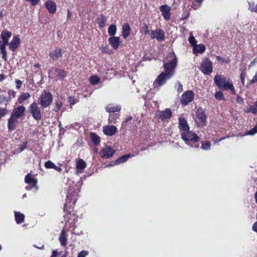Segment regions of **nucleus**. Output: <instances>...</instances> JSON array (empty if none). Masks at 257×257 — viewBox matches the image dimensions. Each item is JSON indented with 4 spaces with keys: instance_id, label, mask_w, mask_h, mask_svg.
<instances>
[{
    "instance_id": "obj_45",
    "label": "nucleus",
    "mask_w": 257,
    "mask_h": 257,
    "mask_svg": "<svg viewBox=\"0 0 257 257\" xmlns=\"http://www.w3.org/2000/svg\"><path fill=\"white\" fill-rule=\"evenodd\" d=\"M210 143L206 141L205 143H202L201 148L203 150H208L210 149Z\"/></svg>"
},
{
    "instance_id": "obj_43",
    "label": "nucleus",
    "mask_w": 257,
    "mask_h": 257,
    "mask_svg": "<svg viewBox=\"0 0 257 257\" xmlns=\"http://www.w3.org/2000/svg\"><path fill=\"white\" fill-rule=\"evenodd\" d=\"M214 96L217 100H224L225 99L223 93L220 91H217Z\"/></svg>"
},
{
    "instance_id": "obj_29",
    "label": "nucleus",
    "mask_w": 257,
    "mask_h": 257,
    "mask_svg": "<svg viewBox=\"0 0 257 257\" xmlns=\"http://www.w3.org/2000/svg\"><path fill=\"white\" fill-rule=\"evenodd\" d=\"M106 18L103 15H101L97 19V23L99 28H103L105 26L106 22Z\"/></svg>"
},
{
    "instance_id": "obj_11",
    "label": "nucleus",
    "mask_w": 257,
    "mask_h": 257,
    "mask_svg": "<svg viewBox=\"0 0 257 257\" xmlns=\"http://www.w3.org/2000/svg\"><path fill=\"white\" fill-rule=\"evenodd\" d=\"M151 39H156L159 41H162L165 39V32L162 29H157L155 30L150 31Z\"/></svg>"
},
{
    "instance_id": "obj_55",
    "label": "nucleus",
    "mask_w": 257,
    "mask_h": 257,
    "mask_svg": "<svg viewBox=\"0 0 257 257\" xmlns=\"http://www.w3.org/2000/svg\"><path fill=\"white\" fill-rule=\"evenodd\" d=\"M255 82H257V74H255L253 78L250 80V81L248 82V85H252Z\"/></svg>"
},
{
    "instance_id": "obj_50",
    "label": "nucleus",
    "mask_w": 257,
    "mask_h": 257,
    "mask_svg": "<svg viewBox=\"0 0 257 257\" xmlns=\"http://www.w3.org/2000/svg\"><path fill=\"white\" fill-rule=\"evenodd\" d=\"M62 105H63L62 102H61L60 101H57L55 104V107L54 109V111H58L61 108V107L62 106Z\"/></svg>"
},
{
    "instance_id": "obj_27",
    "label": "nucleus",
    "mask_w": 257,
    "mask_h": 257,
    "mask_svg": "<svg viewBox=\"0 0 257 257\" xmlns=\"http://www.w3.org/2000/svg\"><path fill=\"white\" fill-rule=\"evenodd\" d=\"M59 240L61 245L65 246L67 245V238L64 229L61 230Z\"/></svg>"
},
{
    "instance_id": "obj_60",
    "label": "nucleus",
    "mask_w": 257,
    "mask_h": 257,
    "mask_svg": "<svg viewBox=\"0 0 257 257\" xmlns=\"http://www.w3.org/2000/svg\"><path fill=\"white\" fill-rule=\"evenodd\" d=\"M8 94L9 95H12V96H13V97H16V92L14 90H11H11H9L8 91Z\"/></svg>"
},
{
    "instance_id": "obj_58",
    "label": "nucleus",
    "mask_w": 257,
    "mask_h": 257,
    "mask_svg": "<svg viewBox=\"0 0 257 257\" xmlns=\"http://www.w3.org/2000/svg\"><path fill=\"white\" fill-rule=\"evenodd\" d=\"M245 74L243 72L240 74V75L241 83L243 85H244V82H245Z\"/></svg>"
},
{
    "instance_id": "obj_53",
    "label": "nucleus",
    "mask_w": 257,
    "mask_h": 257,
    "mask_svg": "<svg viewBox=\"0 0 257 257\" xmlns=\"http://www.w3.org/2000/svg\"><path fill=\"white\" fill-rule=\"evenodd\" d=\"M26 1L30 3L32 6H35L38 5L40 0H26Z\"/></svg>"
},
{
    "instance_id": "obj_61",
    "label": "nucleus",
    "mask_w": 257,
    "mask_h": 257,
    "mask_svg": "<svg viewBox=\"0 0 257 257\" xmlns=\"http://www.w3.org/2000/svg\"><path fill=\"white\" fill-rule=\"evenodd\" d=\"M27 144H28L27 142H25V143H23L20 147V151H24L26 149Z\"/></svg>"
},
{
    "instance_id": "obj_23",
    "label": "nucleus",
    "mask_w": 257,
    "mask_h": 257,
    "mask_svg": "<svg viewBox=\"0 0 257 257\" xmlns=\"http://www.w3.org/2000/svg\"><path fill=\"white\" fill-rule=\"evenodd\" d=\"M45 5L46 8L50 14H53L56 12L57 6L53 1L48 0L45 2Z\"/></svg>"
},
{
    "instance_id": "obj_15",
    "label": "nucleus",
    "mask_w": 257,
    "mask_h": 257,
    "mask_svg": "<svg viewBox=\"0 0 257 257\" xmlns=\"http://www.w3.org/2000/svg\"><path fill=\"white\" fill-rule=\"evenodd\" d=\"M178 125L180 133L190 130V126L187 120L184 117H180L178 118Z\"/></svg>"
},
{
    "instance_id": "obj_39",
    "label": "nucleus",
    "mask_w": 257,
    "mask_h": 257,
    "mask_svg": "<svg viewBox=\"0 0 257 257\" xmlns=\"http://www.w3.org/2000/svg\"><path fill=\"white\" fill-rule=\"evenodd\" d=\"M76 167L78 169H84L86 167V163L82 159H80L76 163Z\"/></svg>"
},
{
    "instance_id": "obj_49",
    "label": "nucleus",
    "mask_w": 257,
    "mask_h": 257,
    "mask_svg": "<svg viewBox=\"0 0 257 257\" xmlns=\"http://www.w3.org/2000/svg\"><path fill=\"white\" fill-rule=\"evenodd\" d=\"M257 133V125H255L252 128L248 131L246 133L248 135H253Z\"/></svg>"
},
{
    "instance_id": "obj_37",
    "label": "nucleus",
    "mask_w": 257,
    "mask_h": 257,
    "mask_svg": "<svg viewBox=\"0 0 257 257\" xmlns=\"http://www.w3.org/2000/svg\"><path fill=\"white\" fill-rule=\"evenodd\" d=\"M140 32L145 35L150 34L151 32L149 30V26L148 24L145 23L143 26L141 28Z\"/></svg>"
},
{
    "instance_id": "obj_42",
    "label": "nucleus",
    "mask_w": 257,
    "mask_h": 257,
    "mask_svg": "<svg viewBox=\"0 0 257 257\" xmlns=\"http://www.w3.org/2000/svg\"><path fill=\"white\" fill-rule=\"evenodd\" d=\"M1 52L2 54V59L6 61L7 60V52L6 49V47H4V46H1Z\"/></svg>"
},
{
    "instance_id": "obj_52",
    "label": "nucleus",
    "mask_w": 257,
    "mask_h": 257,
    "mask_svg": "<svg viewBox=\"0 0 257 257\" xmlns=\"http://www.w3.org/2000/svg\"><path fill=\"white\" fill-rule=\"evenodd\" d=\"M68 102L71 105H73L76 103V100L73 96H69L68 97Z\"/></svg>"
},
{
    "instance_id": "obj_4",
    "label": "nucleus",
    "mask_w": 257,
    "mask_h": 257,
    "mask_svg": "<svg viewBox=\"0 0 257 257\" xmlns=\"http://www.w3.org/2000/svg\"><path fill=\"white\" fill-rule=\"evenodd\" d=\"M53 97L52 94L48 91L43 90L40 95L38 102L42 108L49 107L52 103Z\"/></svg>"
},
{
    "instance_id": "obj_16",
    "label": "nucleus",
    "mask_w": 257,
    "mask_h": 257,
    "mask_svg": "<svg viewBox=\"0 0 257 257\" xmlns=\"http://www.w3.org/2000/svg\"><path fill=\"white\" fill-rule=\"evenodd\" d=\"M160 10L162 13V15L164 19L166 21L170 19L171 16V7L167 5H164L160 7Z\"/></svg>"
},
{
    "instance_id": "obj_2",
    "label": "nucleus",
    "mask_w": 257,
    "mask_h": 257,
    "mask_svg": "<svg viewBox=\"0 0 257 257\" xmlns=\"http://www.w3.org/2000/svg\"><path fill=\"white\" fill-rule=\"evenodd\" d=\"M214 80L219 89L223 91L230 90L233 94L235 93L234 87L230 79H226L223 75H217L215 76Z\"/></svg>"
},
{
    "instance_id": "obj_20",
    "label": "nucleus",
    "mask_w": 257,
    "mask_h": 257,
    "mask_svg": "<svg viewBox=\"0 0 257 257\" xmlns=\"http://www.w3.org/2000/svg\"><path fill=\"white\" fill-rule=\"evenodd\" d=\"M62 55V49L60 48H57L54 51L50 52L49 56L51 59L55 61L61 57Z\"/></svg>"
},
{
    "instance_id": "obj_59",
    "label": "nucleus",
    "mask_w": 257,
    "mask_h": 257,
    "mask_svg": "<svg viewBox=\"0 0 257 257\" xmlns=\"http://www.w3.org/2000/svg\"><path fill=\"white\" fill-rule=\"evenodd\" d=\"M236 102L238 104H243L244 100L242 98L240 97L239 96H237L236 97Z\"/></svg>"
},
{
    "instance_id": "obj_5",
    "label": "nucleus",
    "mask_w": 257,
    "mask_h": 257,
    "mask_svg": "<svg viewBox=\"0 0 257 257\" xmlns=\"http://www.w3.org/2000/svg\"><path fill=\"white\" fill-rule=\"evenodd\" d=\"M177 58L174 54L173 59L169 62L164 63L163 67L165 70L164 73H166L171 77H173L175 73V69L177 65Z\"/></svg>"
},
{
    "instance_id": "obj_18",
    "label": "nucleus",
    "mask_w": 257,
    "mask_h": 257,
    "mask_svg": "<svg viewBox=\"0 0 257 257\" xmlns=\"http://www.w3.org/2000/svg\"><path fill=\"white\" fill-rule=\"evenodd\" d=\"M25 111V107L23 105H19L13 110L11 115L20 118L24 116Z\"/></svg>"
},
{
    "instance_id": "obj_31",
    "label": "nucleus",
    "mask_w": 257,
    "mask_h": 257,
    "mask_svg": "<svg viewBox=\"0 0 257 257\" xmlns=\"http://www.w3.org/2000/svg\"><path fill=\"white\" fill-rule=\"evenodd\" d=\"M15 220L18 224H21L24 221L25 215L20 212H16L15 213Z\"/></svg>"
},
{
    "instance_id": "obj_64",
    "label": "nucleus",
    "mask_w": 257,
    "mask_h": 257,
    "mask_svg": "<svg viewBox=\"0 0 257 257\" xmlns=\"http://www.w3.org/2000/svg\"><path fill=\"white\" fill-rule=\"evenodd\" d=\"M35 248H38V249H44V244H42V245H37L36 244H34L33 245Z\"/></svg>"
},
{
    "instance_id": "obj_14",
    "label": "nucleus",
    "mask_w": 257,
    "mask_h": 257,
    "mask_svg": "<svg viewBox=\"0 0 257 257\" xmlns=\"http://www.w3.org/2000/svg\"><path fill=\"white\" fill-rule=\"evenodd\" d=\"M156 116L158 119L164 121L165 119L171 118L172 116V112L170 109L166 108L163 111L158 112Z\"/></svg>"
},
{
    "instance_id": "obj_13",
    "label": "nucleus",
    "mask_w": 257,
    "mask_h": 257,
    "mask_svg": "<svg viewBox=\"0 0 257 257\" xmlns=\"http://www.w3.org/2000/svg\"><path fill=\"white\" fill-rule=\"evenodd\" d=\"M25 182L26 183L30 185V189L35 188L36 190L38 189L37 186L38 181L37 179H35L32 177V175L30 173H28L26 175L25 178Z\"/></svg>"
},
{
    "instance_id": "obj_10",
    "label": "nucleus",
    "mask_w": 257,
    "mask_h": 257,
    "mask_svg": "<svg viewBox=\"0 0 257 257\" xmlns=\"http://www.w3.org/2000/svg\"><path fill=\"white\" fill-rule=\"evenodd\" d=\"M194 98V92L192 90H187L181 96V103L183 105H187L193 100Z\"/></svg>"
},
{
    "instance_id": "obj_57",
    "label": "nucleus",
    "mask_w": 257,
    "mask_h": 257,
    "mask_svg": "<svg viewBox=\"0 0 257 257\" xmlns=\"http://www.w3.org/2000/svg\"><path fill=\"white\" fill-rule=\"evenodd\" d=\"M178 88H177V91L179 93H180L183 91V85L180 82H178Z\"/></svg>"
},
{
    "instance_id": "obj_33",
    "label": "nucleus",
    "mask_w": 257,
    "mask_h": 257,
    "mask_svg": "<svg viewBox=\"0 0 257 257\" xmlns=\"http://www.w3.org/2000/svg\"><path fill=\"white\" fill-rule=\"evenodd\" d=\"M119 116V112L113 113L110 114L108 117V122L109 123H115L116 120Z\"/></svg>"
},
{
    "instance_id": "obj_51",
    "label": "nucleus",
    "mask_w": 257,
    "mask_h": 257,
    "mask_svg": "<svg viewBox=\"0 0 257 257\" xmlns=\"http://www.w3.org/2000/svg\"><path fill=\"white\" fill-rule=\"evenodd\" d=\"M88 254V251L86 250H82L79 252L77 257H86Z\"/></svg>"
},
{
    "instance_id": "obj_30",
    "label": "nucleus",
    "mask_w": 257,
    "mask_h": 257,
    "mask_svg": "<svg viewBox=\"0 0 257 257\" xmlns=\"http://www.w3.org/2000/svg\"><path fill=\"white\" fill-rule=\"evenodd\" d=\"M130 157L131 155L129 154L124 155L120 157L115 161L114 165H117L120 163L126 162Z\"/></svg>"
},
{
    "instance_id": "obj_32",
    "label": "nucleus",
    "mask_w": 257,
    "mask_h": 257,
    "mask_svg": "<svg viewBox=\"0 0 257 257\" xmlns=\"http://www.w3.org/2000/svg\"><path fill=\"white\" fill-rule=\"evenodd\" d=\"M90 137L91 141L95 146H98L100 143V138L94 133H91Z\"/></svg>"
},
{
    "instance_id": "obj_8",
    "label": "nucleus",
    "mask_w": 257,
    "mask_h": 257,
    "mask_svg": "<svg viewBox=\"0 0 257 257\" xmlns=\"http://www.w3.org/2000/svg\"><path fill=\"white\" fill-rule=\"evenodd\" d=\"M171 77L166 73L161 72L156 78L153 83L154 88L161 87L165 84L168 80Z\"/></svg>"
},
{
    "instance_id": "obj_54",
    "label": "nucleus",
    "mask_w": 257,
    "mask_h": 257,
    "mask_svg": "<svg viewBox=\"0 0 257 257\" xmlns=\"http://www.w3.org/2000/svg\"><path fill=\"white\" fill-rule=\"evenodd\" d=\"M15 82L16 83V88L17 89H20V88L21 87L22 84V81L20 80H19V79H16Z\"/></svg>"
},
{
    "instance_id": "obj_41",
    "label": "nucleus",
    "mask_w": 257,
    "mask_h": 257,
    "mask_svg": "<svg viewBox=\"0 0 257 257\" xmlns=\"http://www.w3.org/2000/svg\"><path fill=\"white\" fill-rule=\"evenodd\" d=\"M90 83L92 85H96L100 81V78L96 75H93L89 77Z\"/></svg>"
},
{
    "instance_id": "obj_38",
    "label": "nucleus",
    "mask_w": 257,
    "mask_h": 257,
    "mask_svg": "<svg viewBox=\"0 0 257 257\" xmlns=\"http://www.w3.org/2000/svg\"><path fill=\"white\" fill-rule=\"evenodd\" d=\"M12 33L8 30H4L1 33L2 40H8L12 36Z\"/></svg>"
},
{
    "instance_id": "obj_17",
    "label": "nucleus",
    "mask_w": 257,
    "mask_h": 257,
    "mask_svg": "<svg viewBox=\"0 0 257 257\" xmlns=\"http://www.w3.org/2000/svg\"><path fill=\"white\" fill-rule=\"evenodd\" d=\"M19 118L11 115L8 120V128L9 131L15 130L19 123Z\"/></svg>"
},
{
    "instance_id": "obj_35",
    "label": "nucleus",
    "mask_w": 257,
    "mask_h": 257,
    "mask_svg": "<svg viewBox=\"0 0 257 257\" xmlns=\"http://www.w3.org/2000/svg\"><path fill=\"white\" fill-rule=\"evenodd\" d=\"M245 111L247 113L251 112L252 114H256L257 113V106L254 103L253 105H250L248 108H246Z\"/></svg>"
},
{
    "instance_id": "obj_34",
    "label": "nucleus",
    "mask_w": 257,
    "mask_h": 257,
    "mask_svg": "<svg viewBox=\"0 0 257 257\" xmlns=\"http://www.w3.org/2000/svg\"><path fill=\"white\" fill-rule=\"evenodd\" d=\"M30 97L31 95L29 93H22L18 98V102L19 103L22 104L25 100L29 98Z\"/></svg>"
},
{
    "instance_id": "obj_28",
    "label": "nucleus",
    "mask_w": 257,
    "mask_h": 257,
    "mask_svg": "<svg viewBox=\"0 0 257 257\" xmlns=\"http://www.w3.org/2000/svg\"><path fill=\"white\" fill-rule=\"evenodd\" d=\"M205 46L202 44H200L198 45L196 44L195 46H194V47L193 48V51L194 54H196L198 53H202L205 52Z\"/></svg>"
},
{
    "instance_id": "obj_22",
    "label": "nucleus",
    "mask_w": 257,
    "mask_h": 257,
    "mask_svg": "<svg viewBox=\"0 0 257 257\" xmlns=\"http://www.w3.org/2000/svg\"><path fill=\"white\" fill-rule=\"evenodd\" d=\"M53 70L55 72L57 78L59 79H63L67 76V72L64 69L59 68L52 69L49 71V75L53 72Z\"/></svg>"
},
{
    "instance_id": "obj_36",
    "label": "nucleus",
    "mask_w": 257,
    "mask_h": 257,
    "mask_svg": "<svg viewBox=\"0 0 257 257\" xmlns=\"http://www.w3.org/2000/svg\"><path fill=\"white\" fill-rule=\"evenodd\" d=\"M116 32V27L115 25L111 24L108 29V33L109 36H114Z\"/></svg>"
},
{
    "instance_id": "obj_56",
    "label": "nucleus",
    "mask_w": 257,
    "mask_h": 257,
    "mask_svg": "<svg viewBox=\"0 0 257 257\" xmlns=\"http://www.w3.org/2000/svg\"><path fill=\"white\" fill-rule=\"evenodd\" d=\"M132 119H133L132 116H127V117L125 118L124 120L122 122V124H123V125H126V124H127V122H128V121H131Z\"/></svg>"
},
{
    "instance_id": "obj_25",
    "label": "nucleus",
    "mask_w": 257,
    "mask_h": 257,
    "mask_svg": "<svg viewBox=\"0 0 257 257\" xmlns=\"http://www.w3.org/2000/svg\"><path fill=\"white\" fill-rule=\"evenodd\" d=\"M105 109L106 111L108 112L109 113L119 112L121 110V106L120 105L109 104L106 107Z\"/></svg>"
},
{
    "instance_id": "obj_7",
    "label": "nucleus",
    "mask_w": 257,
    "mask_h": 257,
    "mask_svg": "<svg viewBox=\"0 0 257 257\" xmlns=\"http://www.w3.org/2000/svg\"><path fill=\"white\" fill-rule=\"evenodd\" d=\"M200 70L205 75H209L213 71L212 62L208 58H205L200 64Z\"/></svg>"
},
{
    "instance_id": "obj_1",
    "label": "nucleus",
    "mask_w": 257,
    "mask_h": 257,
    "mask_svg": "<svg viewBox=\"0 0 257 257\" xmlns=\"http://www.w3.org/2000/svg\"><path fill=\"white\" fill-rule=\"evenodd\" d=\"M77 200V194L76 191H70L66 196V203L64 206V211L65 212L64 217L66 222L70 220H75L76 212L73 210V207Z\"/></svg>"
},
{
    "instance_id": "obj_26",
    "label": "nucleus",
    "mask_w": 257,
    "mask_h": 257,
    "mask_svg": "<svg viewBox=\"0 0 257 257\" xmlns=\"http://www.w3.org/2000/svg\"><path fill=\"white\" fill-rule=\"evenodd\" d=\"M131 28L128 23H125L122 26V36L124 39H126L130 35Z\"/></svg>"
},
{
    "instance_id": "obj_3",
    "label": "nucleus",
    "mask_w": 257,
    "mask_h": 257,
    "mask_svg": "<svg viewBox=\"0 0 257 257\" xmlns=\"http://www.w3.org/2000/svg\"><path fill=\"white\" fill-rule=\"evenodd\" d=\"M181 139L186 144L191 147L198 148L199 147L200 138L198 135L190 130L180 133Z\"/></svg>"
},
{
    "instance_id": "obj_6",
    "label": "nucleus",
    "mask_w": 257,
    "mask_h": 257,
    "mask_svg": "<svg viewBox=\"0 0 257 257\" xmlns=\"http://www.w3.org/2000/svg\"><path fill=\"white\" fill-rule=\"evenodd\" d=\"M28 110L35 120L39 121L42 119L43 117L42 113L41 111L40 107L38 106L36 102H33L29 106Z\"/></svg>"
},
{
    "instance_id": "obj_47",
    "label": "nucleus",
    "mask_w": 257,
    "mask_h": 257,
    "mask_svg": "<svg viewBox=\"0 0 257 257\" xmlns=\"http://www.w3.org/2000/svg\"><path fill=\"white\" fill-rule=\"evenodd\" d=\"M216 58L217 60L221 63H229V61L227 59H226L224 58H222L219 56H216Z\"/></svg>"
},
{
    "instance_id": "obj_48",
    "label": "nucleus",
    "mask_w": 257,
    "mask_h": 257,
    "mask_svg": "<svg viewBox=\"0 0 257 257\" xmlns=\"http://www.w3.org/2000/svg\"><path fill=\"white\" fill-rule=\"evenodd\" d=\"M8 111L6 108H3L0 107V118L5 116L8 113Z\"/></svg>"
},
{
    "instance_id": "obj_63",
    "label": "nucleus",
    "mask_w": 257,
    "mask_h": 257,
    "mask_svg": "<svg viewBox=\"0 0 257 257\" xmlns=\"http://www.w3.org/2000/svg\"><path fill=\"white\" fill-rule=\"evenodd\" d=\"M59 253L57 250H53L52 253V255L51 257H56L58 255H59Z\"/></svg>"
},
{
    "instance_id": "obj_21",
    "label": "nucleus",
    "mask_w": 257,
    "mask_h": 257,
    "mask_svg": "<svg viewBox=\"0 0 257 257\" xmlns=\"http://www.w3.org/2000/svg\"><path fill=\"white\" fill-rule=\"evenodd\" d=\"M21 43L20 39L18 36H15L9 44L10 49L15 52Z\"/></svg>"
},
{
    "instance_id": "obj_24",
    "label": "nucleus",
    "mask_w": 257,
    "mask_h": 257,
    "mask_svg": "<svg viewBox=\"0 0 257 257\" xmlns=\"http://www.w3.org/2000/svg\"><path fill=\"white\" fill-rule=\"evenodd\" d=\"M108 42L114 50H116L120 45V38L118 37L112 36L108 39Z\"/></svg>"
},
{
    "instance_id": "obj_44",
    "label": "nucleus",
    "mask_w": 257,
    "mask_h": 257,
    "mask_svg": "<svg viewBox=\"0 0 257 257\" xmlns=\"http://www.w3.org/2000/svg\"><path fill=\"white\" fill-rule=\"evenodd\" d=\"M188 41L191 46L194 47L197 44V41L193 35H190L188 38Z\"/></svg>"
},
{
    "instance_id": "obj_40",
    "label": "nucleus",
    "mask_w": 257,
    "mask_h": 257,
    "mask_svg": "<svg viewBox=\"0 0 257 257\" xmlns=\"http://www.w3.org/2000/svg\"><path fill=\"white\" fill-rule=\"evenodd\" d=\"M248 10L253 13H257V4H255L254 2L248 3Z\"/></svg>"
},
{
    "instance_id": "obj_9",
    "label": "nucleus",
    "mask_w": 257,
    "mask_h": 257,
    "mask_svg": "<svg viewBox=\"0 0 257 257\" xmlns=\"http://www.w3.org/2000/svg\"><path fill=\"white\" fill-rule=\"evenodd\" d=\"M195 121L198 126H204L206 123V115L202 107H199L196 110Z\"/></svg>"
},
{
    "instance_id": "obj_19",
    "label": "nucleus",
    "mask_w": 257,
    "mask_h": 257,
    "mask_svg": "<svg viewBox=\"0 0 257 257\" xmlns=\"http://www.w3.org/2000/svg\"><path fill=\"white\" fill-rule=\"evenodd\" d=\"M102 128L103 133L108 136H112L117 132V128L113 125H104Z\"/></svg>"
},
{
    "instance_id": "obj_62",
    "label": "nucleus",
    "mask_w": 257,
    "mask_h": 257,
    "mask_svg": "<svg viewBox=\"0 0 257 257\" xmlns=\"http://www.w3.org/2000/svg\"><path fill=\"white\" fill-rule=\"evenodd\" d=\"M252 229L253 231L257 232V221L252 224Z\"/></svg>"
},
{
    "instance_id": "obj_46",
    "label": "nucleus",
    "mask_w": 257,
    "mask_h": 257,
    "mask_svg": "<svg viewBox=\"0 0 257 257\" xmlns=\"http://www.w3.org/2000/svg\"><path fill=\"white\" fill-rule=\"evenodd\" d=\"M55 164L51 161H48L45 163V167L47 169H53L55 167Z\"/></svg>"
},
{
    "instance_id": "obj_12",
    "label": "nucleus",
    "mask_w": 257,
    "mask_h": 257,
    "mask_svg": "<svg viewBox=\"0 0 257 257\" xmlns=\"http://www.w3.org/2000/svg\"><path fill=\"white\" fill-rule=\"evenodd\" d=\"M115 151L109 146H105L100 152V156L104 159H108L111 157L115 153Z\"/></svg>"
}]
</instances>
